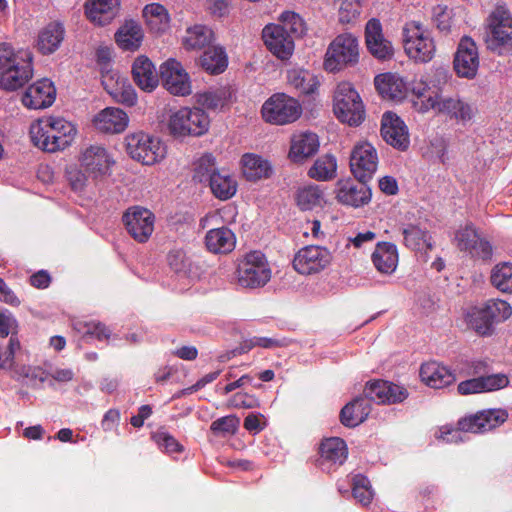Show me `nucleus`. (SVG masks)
Wrapping results in <instances>:
<instances>
[{
    "label": "nucleus",
    "mask_w": 512,
    "mask_h": 512,
    "mask_svg": "<svg viewBox=\"0 0 512 512\" xmlns=\"http://www.w3.org/2000/svg\"><path fill=\"white\" fill-rule=\"evenodd\" d=\"M77 134L76 127L63 118L48 117L32 123L30 137L33 144L46 152H57L69 147Z\"/></svg>",
    "instance_id": "nucleus-1"
},
{
    "label": "nucleus",
    "mask_w": 512,
    "mask_h": 512,
    "mask_svg": "<svg viewBox=\"0 0 512 512\" xmlns=\"http://www.w3.org/2000/svg\"><path fill=\"white\" fill-rule=\"evenodd\" d=\"M417 98L413 101L414 108L421 113L429 110L435 111L439 115H443L450 120L457 122H468L473 117V109L471 105L463 101L458 95L444 96L438 91L426 95L424 92L413 89Z\"/></svg>",
    "instance_id": "nucleus-2"
},
{
    "label": "nucleus",
    "mask_w": 512,
    "mask_h": 512,
    "mask_svg": "<svg viewBox=\"0 0 512 512\" xmlns=\"http://www.w3.org/2000/svg\"><path fill=\"white\" fill-rule=\"evenodd\" d=\"M507 418L508 414L503 409L482 410L460 418L456 427L442 426L439 430V438L456 443L461 439L460 432L485 433L503 424Z\"/></svg>",
    "instance_id": "nucleus-3"
},
{
    "label": "nucleus",
    "mask_w": 512,
    "mask_h": 512,
    "mask_svg": "<svg viewBox=\"0 0 512 512\" xmlns=\"http://www.w3.org/2000/svg\"><path fill=\"white\" fill-rule=\"evenodd\" d=\"M512 314V307L504 300L490 299L480 306H474L466 314L468 326L480 336H490L495 325L504 322Z\"/></svg>",
    "instance_id": "nucleus-4"
},
{
    "label": "nucleus",
    "mask_w": 512,
    "mask_h": 512,
    "mask_svg": "<svg viewBox=\"0 0 512 512\" xmlns=\"http://www.w3.org/2000/svg\"><path fill=\"white\" fill-rule=\"evenodd\" d=\"M333 112L340 122L351 127H357L364 122L365 107L351 83L341 82L337 85L333 97Z\"/></svg>",
    "instance_id": "nucleus-5"
},
{
    "label": "nucleus",
    "mask_w": 512,
    "mask_h": 512,
    "mask_svg": "<svg viewBox=\"0 0 512 512\" xmlns=\"http://www.w3.org/2000/svg\"><path fill=\"white\" fill-rule=\"evenodd\" d=\"M237 282L247 289L264 287L271 279L272 270L266 256L261 251H250L239 261Z\"/></svg>",
    "instance_id": "nucleus-6"
},
{
    "label": "nucleus",
    "mask_w": 512,
    "mask_h": 512,
    "mask_svg": "<svg viewBox=\"0 0 512 512\" xmlns=\"http://www.w3.org/2000/svg\"><path fill=\"white\" fill-rule=\"evenodd\" d=\"M403 46L409 58L426 63L433 59L436 46L429 31L419 21H408L402 29Z\"/></svg>",
    "instance_id": "nucleus-7"
},
{
    "label": "nucleus",
    "mask_w": 512,
    "mask_h": 512,
    "mask_svg": "<svg viewBox=\"0 0 512 512\" xmlns=\"http://www.w3.org/2000/svg\"><path fill=\"white\" fill-rule=\"evenodd\" d=\"M209 125V116L200 108H181L172 113L168 121L169 132L174 137L202 136Z\"/></svg>",
    "instance_id": "nucleus-8"
},
{
    "label": "nucleus",
    "mask_w": 512,
    "mask_h": 512,
    "mask_svg": "<svg viewBox=\"0 0 512 512\" xmlns=\"http://www.w3.org/2000/svg\"><path fill=\"white\" fill-rule=\"evenodd\" d=\"M487 47L499 55L512 51V15L503 6H497L488 18Z\"/></svg>",
    "instance_id": "nucleus-9"
},
{
    "label": "nucleus",
    "mask_w": 512,
    "mask_h": 512,
    "mask_svg": "<svg viewBox=\"0 0 512 512\" xmlns=\"http://www.w3.org/2000/svg\"><path fill=\"white\" fill-rule=\"evenodd\" d=\"M359 58V44L352 34L338 35L329 45L324 68L329 72H338L347 66L354 65Z\"/></svg>",
    "instance_id": "nucleus-10"
},
{
    "label": "nucleus",
    "mask_w": 512,
    "mask_h": 512,
    "mask_svg": "<svg viewBox=\"0 0 512 512\" xmlns=\"http://www.w3.org/2000/svg\"><path fill=\"white\" fill-rule=\"evenodd\" d=\"M261 113L267 123L285 125L295 122L301 116L302 107L296 99L284 93H276L264 102Z\"/></svg>",
    "instance_id": "nucleus-11"
},
{
    "label": "nucleus",
    "mask_w": 512,
    "mask_h": 512,
    "mask_svg": "<svg viewBox=\"0 0 512 512\" xmlns=\"http://www.w3.org/2000/svg\"><path fill=\"white\" fill-rule=\"evenodd\" d=\"M126 151L132 159L144 165H153L165 157L166 147L156 137L143 132L126 137Z\"/></svg>",
    "instance_id": "nucleus-12"
},
{
    "label": "nucleus",
    "mask_w": 512,
    "mask_h": 512,
    "mask_svg": "<svg viewBox=\"0 0 512 512\" xmlns=\"http://www.w3.org/2000/svg\"><path fill=\"white\" fill-rule=\"evenodd\" d=\"M331 261L332 254L326 247L307 245L295 253L292 265L297 273L312 275L326 269Z\"/></svg>",
    "instance_id": "nucleus-13"
},
{
    "label": "nucleus",
    "mask_w": 512,
    "mask_h": 512,
    "mask_svg": "<svg viewBox=\"0 0 512 512\" xmlns=\"http://www.w3.org/2000/svg\"><path fill=\"white\" fill-rule=\"evenodd\" d=\"M378 162L377 150L368 142L356 144L351 151L350 169L353 176L360 182H368L372 179L377 171Z\"/></svg>",
    "instance_id": "nucleus-14"
},
{
    "label": "nucleus",
    "mask_w": 512,
    "mask_h": 512,
    "mask_svg": "<svg viewBox=\"0 0 512 512\" xmlns=\"http://www.w3.org/2000/svg\"><path fill=\"white\" fill-rule=\"evenodd\" d=\"M32 53L20 50L16 62L0 73V89L14 91L24 86L33 75Z\"/></svg>",
    "instance_id": "nucleus-15"
},
{
    "label": "nucleus",
    "mask_w": 512,
    "mask_h": 512,
    "mask_svg": "<svg viewBox=\"0 0 512 512\" xmlns=\"http://www.w3.org/2000/svg\"><path fill=\"white\" fill-rule=\"evenodd\" d=\"M129 235L139 243L148 241L154 231V214L143 207H130L122 217Z\"/></svg>",
    "instance_id": "nucleus-16"
},
{
    "label": "nucleus",
    "mask_w": 512,
    "mask_h": 512,
    "mask_svg": "<svg viewBox=\"0 0 512 512\" xmlns=\"http://www.w3.org/2000/svg\"><path fill=\"white\" fill-rule=\"evenodd\" d=\"M160 77L165 89L175 96L191 94L192 87L188 73L175 59H168L160 66Z\"/></svg>",
    "instance_id": "nucleus-17"
},
{
    "label": "nucleus",
    "mask_w": 512,
    "mask_h": 512,
    "mask_svg": "<svg viewBox=\"0 0 512 512\" xmlns=\"http://www.w3.org/2000/svg\"><path fill=\"white\" fill-rule=\"evenodd\" d=\"M81 168L93 179H100L110 173L114 163L106 148L100 145H90L79 157Z\"/></svg>",
    "instance_id": "nucleus-18"
},
{
    "label": "nucleus",
    "mask_w": 512,
    "mask_h": 512,
    "mask_svg": "<svg viewBox=\"0 0 512 512\" xmlns=\"http://www.w3.org/2000/svg\"><path fill=\"white\" fill-rule=\"evenodd\" d=\"M383 140L399 151H406L410 146L408 127L395 113L385 112L381 120Z\"/></svg>",
    "instance_id": "nucleus-19"
},
{
    "label": "nucleus",
    "mask_w": 512,
    "mask_h": 512,
    "mask_svg": "<svg viewBox=\"0 0 512 512\" xmlns=\"http://www.w3.org/2000/svg\"><path fill=\"white\" fill-rule=\"evenodd\" d=\"M454 70L459 77L472 79L479 68V55L476 43L470 37H463L454 57Z\"/></svg>",
    "instance_id": "nucleus-20"
},
{
    "label": "nucleus",
    "mask_w": 512,
    "mask_h": 512,
    "mask_svg": "<svg viewBox=\"0 0 512 512\" xmlns=\"http://www.w3.org/2000/svg\"><path fill=\"white\" fill-rule=\"evenodd\" d=\"M262 39L266 48L280 60H288L294 52L291 36L278 24H267L262 30Z\"/></svg>",
    "instance_id": "nucleus-21"
},
{
    "label": "nucleus",
    "mask_w": 512,
    "mask_h": 512,
    "mask_svg": "<svg viewBox=\"0 0 512 512\" xmlns=\"http://www.w3.org/2000/svg\"><path fill=\"white\" fill-rule=\"evenodd\" d=\"M363 394L369 403L370 401H375L379 404L400 403L408 397L406 388L385 380L368 382Z\"/></svg>",
    "instance_id": "nucleus-22"
},
{
    "label": "nucleus",
    "mask_w": 512,
    "mask_h": 512,
    "mask_svg": "<svg viewBox=\"0 0 512 512\" xmlns=\"http://www.w3.org/2000/svg\"><path fill=\"white\" fill-rule=\"evenodd\" d=\"M319 455L317 464L322 470L337 469L348 457L346 442L339 437L327 438L319 446Z\"/></svg>",
    "instance_id": "nucleus-23"
},
{
    "label": "nucleus",
    "mask_w": 512,
    "mask_h": 512,
    "mask_svg": "<svg viewBox=\"0 0 512 512\" xmlns=\"http://www.w3.org/2000/svg\"><path fill=\"white\" fill-rule=\"evenodd\" d=\"M56 98V89L51 80L43 78L31 84L22 96V103L29 109L50 107Z\"/></svg>",
    "instance_id": "nucleus-24"
},
{
    "label": "nucleus",
    "mask_w": 512,
    "mask_h": 512,
    "mask_svg": "<svg viewBox=\"0 0 512 512\" xmlns=\"http://www.w3.org/2000/svg\"><path fill=\"white\" fill-rule=\"evenodd\" d=\"M366 183L351 179L338 181L336 199L341 204L352 207L367 204L371 199V190Z\"/></svg>",
    "instance_id": "nucleus-25"
},
{
    "label": "nucleus",
    "mask_w": 512,
    "mask_h": 512,
    "mask_svg": "<svg viewBox=\"0 0 512 512\" xmlns=\"http://www.w3.org/2000/svg\"><path fill=\"white\" fill-rule=\"evenodd\" d=\"M365 40L367 49L375 58L386 60L393 56V46L390 41L384 38L382 25L378 19L372 18L367 22Z\"/></svg>",
    "instance_id": "nucleus-26"
},
{
    "label": "nucleus",
    "mask_w": 512,
    "mask_h": 512,
    "mask_svg": "<svg viewBox=\"0 0 512 512\" xmlns=\"http://www.w3.org/2000/svg\"><path fill=\"white\" fill-rule=\"evenodd\" d=\"M135 84L145 92H152L158 86L159 75L153 62L145 55L138 56L132 64Z\"/></svg>",
    "instance_id": "nucleus-27"
},
{
    "label": "nucleus",
    "mask_w": 512,
    "mask_h": 512,
    "mask_svg": "<svg viewBox=\"0 0 512 512\" xmlns=\"http://www.w3.org/2000/svg\"><path fill=\"white\" fill-rule=\"evenodd\" d=\"M419 375L423 383L434 389H442L456 381L455 374L436 361L422 364Z\"/></svg>",
    "instance_id": "nucleus-28"
},
{
    "label": "nucleus",
    "mask_w": 512,
    "mask_h": 512,
    "mask_svg": "<svg viewBox=\"0 0 512 512\" xmlns=\"http://www.w3.org/2000/svg\"><path fill=\"white\" fill-rule=\"evenodd\" d=\"M93 123L101 132L118 134L127 128L129 117L122 109L107 107L95 116Z\"/></svg>",
    "instance_id": "nucleus-29"
},
{
    "label": "nucleus",
    "mask_w": 512,
    "mask_h": 512,
    "mask_svg": "<svg viewBox=\"0 0 512 512\" xmlns=\"http://www.w3.org/2000/svg\"><path fill=\"white\" fill-rule=\"evenodd\" d=\"M64 38V25L59 21L50 22L39 31L36 48L42 55L53 54L59 49Z\"/></svg>",
    "instance_id": "nucleus-30"
},
{
    "label": "nucleus",
    "mask_w": 512,
    "mask_h": 512,
    "mask_svg": "<svg viewBox=\"0 0 512 512\" xmlns=\"http://www.w3.org/2000/svg\"><path fill=\"white\" fill-rule=\"evenodd\" d=\"M102 84L116 102L129 107L137 103L136 91L128 79L119 76L115 79L113 75H110L103 78Z\"/></svg>",
    "instance_id": "nucleus-31"
},
{
    "label": "nucleus",
    "mask_w": 512,
    "mask_h": 512,
    "mask_svg": "<svg viewBox=\"0 0 512 512\" xmlns=\"http://www.w3.org/2000/svg\"><path fill=\"white\" fill-rule=\"evenodd\" d=\"M374 85L382 98L389 100H402L407 91V86L403 78L391 72L377 75L374 79Z\"/></svg>",
    "instance_id": "nucleus-32"
},
{
    "label": "nucleus",
    "mask_w": 512,
    "mask_h": 512,
    "mask_svg": "<svg viewBox=\"0 0 512 512\" xmlns=\"http://www.w3.org/2000/svg\"><path fill=\"white\" fill-rule=\"evenodd\" d=\"M120 0H89L85 4L87 18L100 26L110 23L116 16Z\"/></svg>",
    "instance_id": "nucleus-33"
},
{
    "label": "nucleus",
    "mask_w": 512,
    "mask_h": 512,
    "mask_svg": "<svg viewBox=\"0 0 512 512\" xmlns=\"http://www.w3.org/2000/svg\"><path fill=\"white\" fill-rule=\"evenodd\" d=\"M318 148L319 140L315 133H301L294 136L291 141L289 158L295 163H301L316 154Z\"/></svg>",
    "instance_id": "nucleus-34"
},
{
    "label": "nucleus",
    "mask_w": 512,
    "mask_h": 512,
    "mask_svg": "<svg viewBox=\"0 0 512 512\" xmlns=\"http://www.w3.org/2000/svg\"><path fill=\"white\" fill-rule=\"evenodd\" d=\"M371 259L378 272L382 274L393 273L399 260L396 245L390 242L377 243Z\"/></svg>",
    "instance_id": "nucleus-35"
},
{
    "label": "nucleus",
    "mask_w": 512,
    "mask_h": 512,
    "mask_svg": "<svg viewBox=\"0 0 512 512\" xmlns=\"http://www.w3.org/2000/svg\"><path fill=\"white\" fill-rule=\"evenodd\" d=\"M207 249L215 254H227L234 250L236 237L228 227L210 229L205 236Z\"/></svg>",
    "instance_id": "nucleus-36"
},
{
    "label": "nucleus",
    "mask_w": 512,
    "mask_h": 512,
    "mask_svg": "<svg viewBox=\"0 0 512 512\" xmlns=\"http://www.w3.org/2000/svg\"><path fill=\"white\" fill-rule=\"evenodd\" d=\"M371 411L370 403L364 396L347 403L340 411V421L346 427H355L366 420Z\"/></svg>",
    "instance_id": "nucleus-37"
},
{
    "label": "nucleus",
    "mask_w": 512,
    "mask_h": 512,
    "mask_svg": "<svg viewBox=\"0 0 512 512\" xmlns=\"http://www.w3.org/2000/svg\"><path fill=\"white\" fill-rule=\"evenodd\" d=\"M116 43L127 51L137 50L143 40V30L135 21H127L115 34Z\"/></svg>",
    "instance_id": "nucleus-38"
},
{
    "label": "nucleus",
    "mask_w": 512,
    "mask_h": 512,
    "mask_svg": "<svg viewBox=\"0 0 512 512\" xmlns=\"http://www.w3.org/2000/svg\"><path fill=\"white\" fill-rule=\"evenodd\" d=\"M212 194L219 200L231 199L237 192V181L224 170L212 174L209 181Z\"/></svg>",
    "instance_id": "nucleus-39"
},
{
    "label": "nucleus",
    "mask_w": 512,
    "mask_h": 512,
    "mask_svg": "<svg viewBox=\"0 0 512 512\" xmlns=\"http://www.w3.org/2000/svg\"><path fill=\"white\" fill-rule=\"evenodd\" d=\"M201 67L210 74H220L228 66V57L221 46H209L200 57Z\"/></svg>",
    "instance_id": "nucleus-40"
},
{
    "label": "nucleus",
    "mask_w": 512,
    "mask_h": 512,
    "mask_svg": "<svg viewBox=\"0 0 512 512\" xmlns=\"http://www.w3.org/2000/svg\"><path fill=\"white\" fill-rule=\"evenodd\" d=\"M242 173L248 181H257L269 177L271 167L267 160L255 154L242 156Z\"/></svg>",
    "instance_id": "nucleus-41"
},
{
    "label": "nucleus",
    "mask_w": 512,
    "mask_h": 512,
    "mask_svg": "<svg viewBox=\"0 0 512 512\" xmlns=\"http://www.w3.org/2000/svg\"><path fill=\"white\" fill-rule=\"evenodd\" d=\"M214 38V32L211 28L199 24L187 29L183 44L187 50H201L209 47Z\"/></svg>",
    "instance_id": "nucleus-42"
},
{
    "label": "nucleus",
    "mask_w": 512,
    "mask_h": 512,
    "mask_svg": "<svg viewBox=\"0 0 512 512\" xmlns=\"http://www.w3.org/2000/svg\"><path fill=\"white\" fill-rule=\"evenodd\" d=\"M287 80L292 87L305 95L313 94L320 84L316 75L299 68L289 70Z\"/></svg>",
    "instance_id": "nucleus-43"
},
{
    "label": "nucleus",
    "mask_w": 512,
    "mask_h": 512,
    "mask_svg": "<svg viewBox=\"0 0 512 512\" xmlns=\"http://www.w3.org/2000/svg\"><path fill=\"white\" fill-rule=\"evenodd\" d=\"M402 235L404 245L411 250L419 251L423 248H427L428 250L432 249L428 232L418 225L408 224L404 226L402 228Z\"/></svg>",
    "instance_id": "nucleus-44"
},
{
    "label": "nucleus",
    "mask_w": 512,
    "mask_h": 512,
    "mask_svg": "<svg viewBox=\"0 0 512 512\" xmlns=\"http://www.w3.org/2000/svg\"><path fill=\"white\" fill-rule=\"evenodd\" d=\"M143 16L151 30L159 33L169 27V15L167 9L159 3H151L144 7Z\"/></svg>",
    "instance_id": "nucleus-45"
},
{
    "label": "nucleus",
    "mask_w": 512,
    "mask_h": 512,
    "mask_svg": "<svg viewBox=\"0 0 512 512\" xmlns=\"http://www.w3.org/2000/svg\"><path fill=\"white\" fill-rule=\"evenodd\" d=\"M337 161L331 154L318 158L308 171V176L317 181H328L336 176Z\"/></svg>",
    "instance_id": "nucleus-46"
},
{
    "label": "nucleus",
    "mask_w": 512,
    "mask_h": 512,
    "mask_svg": "<svg viewBox=\"0 0 512 512\" xmlns=\"http://www.w3.org/2000/svg\"><path fill=\"white\" fill-rule=\"evenodd\" d=\"M480 234L473 223L468 222L463 226H460L456 231L453 238L454 245L461 251L469 253L470 250L478 241Z\"/></svg>",
    "instance_id": "nucleus-47"
},
{
    "label": "nucleus",
    "mask_w": 512,
    "mask_h": 512,
    "mask_svg": "<svg viewBox=\"0 0 512 512\" xmlns=\"http://www.w3.org/2000/svg\"><path fill=\"white\" fill-rule=\"evenodd\" d=\"M279 21L278 25L286 30L293 42L295 39L301 38L307 30L302 17L293 11L283 12L279 17Z\"/></svg>",
    "instance_id": "nucleus-48"
},
{
    "label": "nucleus",
    "mask_w": 512,
    "mask_h": 512,
    "mask_svg": "<svg viewBox=\"0 0 512 512\" xmlns=\"http://www.w3.org/2000/svg\"><path fill=\"white\" fill-rule=\"evenodd\" d=\"M323 199V190L318 185L305 186L297 193V204L304 211L320 206Z\"/></svg>",
    "instance_id": "nucleus-49"
},
{
    "label": "nucleus",
    "mask_w": 512,
    "mask_h": 512,
    "mask_svg": "<svg viewBox=\"0 0 512 512\" xmlns=\"http://www.w3.org/2000/svg\"><path fill=\"white\" fill-rule=\"evenodd\" d=\"M491 283L502 292L512 293V264L497 265L492 271Z\"/></svg>",
    "instance_id": "nucleus-50"
},
{
    "label": "nucleus",
    "mask_w": 512,
    "mask_h": 512,
    "mask_svg": "<svg viewBox=\"0 0 512 512\" xmlns=\"http://www.w3.org/2000/svg\"><path fill=\"white\" fill-rule=\"evenodd\" d=\"M352 494L353 497L364 506L371 503L373 499V491L371 489L370 481L366 476L357 474L353 477Z\"/></svg>",
    "instance_id": "nucleus-51"
},
{
    "label": "nucleus",
    "mask_w": 512,
    "mask_h": 512,
    "mask_svg": "<svg viewBox=\"0 0 512 512\" xmlns=\"http://www.w3.org/2000/svg\"><path fill=\"white\" fill-rule=\"evenodd\" d=\"M220 170L216 169L215 158L212 154H204L201 156L195 167L194 177L198 179L199 182L210 181L212 174L218 173Z\"/></svg>",
    "instance_id": "nucleus-52"
},
{
    "label": "nucleus",
    "mask_w": 512,
    "mask_h": 512,
    "mask_svg": "<svg viewBox=\"0 0 512 512\" xmlns=\"http://www.w3.org/2000/svg\"><path fill=\"white\" fill-rule=\"evenodd\" d=\"M240 420L235 415H228L212 422L210 429L216 435H233L239 428Z\"/></svg>",
    "instance_id": "nucleus-53"
},
{
    "label": "nucleus",
    "mask_w": 512,
    "mask_h": 512,
    "mask_svg": "<svg viewBox=\"0 0 512 512\" xmlns=\"http://www.w3.org/2000/svg\"><path fill=\"white\" fill-rule=\"evenodd\" d=\"M360 0H343L339 9V19L342 23H350L361 14Z\"/></svg>",
    "instance_id": "nucleus-54"
},
{
    "label": "nucleus",
    "mask_w": 512,
    "mask_h": 512,
    "mask_svg": "<svg viewBox=\"0 0 512 512\" xmlns=\"http://www.w3.org/2000/svg\"><path fill=\"white\" fill-rule=\"evenodd\" d=\"M167 263L175 273H186L189 268V260L182 249H172L169 251Z\"/></svg>",
    "instance_id": "nucleus-55"
},
{
    "label": "nucleus",
    "mask_w": 512,
    "mask_h": 512,
    "mask_svg": "<svg viewBox=\"0 0 512 512\" xmlns=\"http://www.w3.org/2000/svg\"><path fill=\"white\" fill-rule=\"evenodd\" d=\"M67 179L70 183L71 188L74 191H83L87 186L88 173L83 168L77 166H70L66 170Z\"/></svg>",
    "instance_id": "nucleus-56"
},
{
    "label": "nucleus",
    "mask_w": 512,
    "mask_h": 512,
    "mask_svg": "<svg viewBox=\"0 0 512 512\" xmlns=\"http://www.w3.org/2000/svg\"><path fill=\"white\" fill-rule=\"evenodd\" d=\"M483 392H491L505 388L509 384L508 377L503 373L479 376Z\"/></svg>",
    "instance_id": "nucleus-57"
},
{
    "label": "nucleus",
    "mask_w": 512,
    "mask_h": 512,
    "mask_svg": "<svg viewBox=\"0 0 512 512\" xmlns=\"http://www.w3.org/2000/svg\"><path fill=\"white\" fill-rule=\"evenodd\" d=\"M468 255L475 260H482L488 262L493 256V247L491 243L485 238L479 237L474 247L470 250Z\"/></svg>",
    "instance_id": "nucleus-58"
},
{
    "label": "nucleus",
    "mask_w": 512,
    "mask_h": 512,
    "mask_svg": "<svg viewBox=\"0 0 512 512\" xmlns=\"http://www.w3.org/2000/svg\"><path fill=\"white\" fill-rule=\"evenodd\" d=\"M153 438L157 445L168 453L181 452L183 449L181 444L167 432L158 431Z\"/></svg>",
    "instance_id": "nucleus-59"
},
{
    "label": "nucleus",
    "mask_w": 512,
    "mask_h": 512,
    "mask_svg": "<svg viewBox=\"0 0 512 512\" xmlns=\"http://www.w3.org/2000/svg\"><path fill=\"white\" fill-rule=\"evenodd\" d=\"M229 406L233 408H256L259 407V400L248 393H235L229 400Z\"/></svg>",
    "instance_id": "nucleus-60"
},
{
    "label": "nucleus",
    "mask_w": 512,
    "mask_h": 512,
    "mask_svg": "<svg viewBox=\"0 0 512 512\" xmlns=\"http://www.w3.org/2000/svg\"><path fill=\"white\" fill-rule=\"evenodd\" d=\"M20 50L15 51L8 43H0V73L16 62Z\"/></svg>",
    "instance_id": "nucleus-61"
},
{
    "label": "nucleus",
    "mask_w": 512,
    "mask_h": 512,
    "mask_svg": "<svg viewBox=\"0 0 512 512\" xmlns=\"http://www.w3.org/2000/svg\"><path fill=\"white\" fill-rule=\"evenodd\" d=\"M433 21L440 31H448L450 29V13L447 6L436 5L433 7Z\"/></svg>",
    "instance_id": "nucleus-62"
},
{
    "label": "nucleus",
    "mask_w": 512,
    "mask_h": 512,
    "mask_svg": "<svg viewBox=\"0 0 512 512\" xmlns=\"http://www.w3.org/2000/svg\"><path fill=\"white\" fill-rule=\"evenodd\" d=\"M199 102L204 107L215 110L224 105V98L217 92H205L199 96Z\"/></svg>",
    "instance_id": "nucleus-63"
},
{
    "label": "nucleus",
    "mask_w": 512,
    "mask_h": 512,
    "mask_svg": "<svg viewBox=\"0 0 512 512\" xmlns=\"http://www.w3.org/2000/svg\"><path fill=\"white\" fill-rule=\"evenodd\" d=\"M17 327L18 322L11 313L0 312V337H7Z\"/></svg>",
    "instance_id": "nucleus-64"
}]
</instances>
